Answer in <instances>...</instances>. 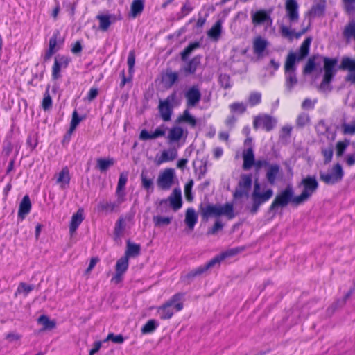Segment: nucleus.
Masks as SVG:
<instances>
[{
    "instance_id": "nucleus-31",
    "label": "nucleus",
    "mask_w": 355,
    "mask_h": 355,
    "mask_svg": "<svg viewBox=\"0 0 355 355\" xmlns=\"http://www.w3.org/2000/svg\"><path fill=\"white\" fill-rule=\"evenodd\" d=\"M199 64L200 59L198 58H194L182 68L181 71L184 72L185 74H192L196 71Z\"/></svg>"
},
{
    "instance_id": "nucleus-10",
    "label": "nucleus",
    "mask_w": 355,
    "mask_h": 355,
    "mask_svg": "<svg viewBox=\"0 0 355 355\" xmlns=\"http://www.w3.org/2000/svg\"><path fill=\"white\" fill-rule=\"evenodd\" d=\"M294 192L292 187L288 186L277 195L270 207L275 209L278 207H285L289 202L293 203Z\"/></svg>"
},
{
    "instance_id": "nucleus-32",
    "label": "nucleus",
    "mask_w": 355,
    "mask_h": 355,
    "mask_svg": "<svg viewBox=\"0 0 355 355\" xmlns=\"http://www.w3.org/2000/svg\"><path fill=\"white\" fill-rule=\"evenodd\" d=\"M222 32V21L218 20L215 24L208 31V36L214 40H218Z\"/></svg>"
},
{
    "instance_id": "nucleus-25",
    "label": "nucleus",
    "mask_w": 355,
    "mask_h": 355,
    "mask_svg": "<svg viewBox=\"0 0 355 355\" xmlns=\"http://www.w3.org/2000/svg\"><path fill=\"white\" fill-rule=\"evenodd\" d=\"M128 181V175L121 173L119 176L117 188L116 191V197L119 198V202H123L125 200V186Z\"/></svg>"
},
{
    "instance_id": "nucleus-50",
    "label": "nucleus",
    "mask_w": 355,
    "mask_h": 355,
    "mask_svg": "<svg viewBox=\"0 0 355 355\" xmlns=\"http://www.w3.org/2000/svg\"><path fill=\"white\" fill-rule=\"evenodd\" d=\"M81 119L78 116V112L74 111L73 112L72 119L70 124V128L69 132L71 134L76 128L79 123L80 122Z\"/></svg>"
},
{
    "instance_id": "nucleus-11",
    "label": "nucleus",
    "mask_w": 355,
    "mask_h": 355,
    "mask_svg": "<svg viewBox=\"0 0 355 355\" xmlns=\"http://www.w3.org/2000/svg\"><path fill=\"white\" fill-rule=\"evenodd\" d=\"M188 132L183 128L175 125L168 129L166 139L169 144H177V147L180 146V141L182 139L185 141L187 137Z\"/></svg>"
},
{
    "instance_id": "nucleus-15",
    "label": "nucleus",
    "mask_w": 355,
    "mask_h": 355,
    "mask_svg": "<svg viewBox=\"0 0 355 355\" xmlns=\"http://www.w3.org/2000/svg\"><path fill=\"white\" fill-rule=\"evenodd\" d=\"M337 62L338 61L336 59H331L327 58L324 59V76L322 85L328 84L331 80L336 71V67Z\"/></svg>"
},
{
    "instance_id": "nucleus-41",
    "label": "nucleus",
    "mask_w": 355,
    "mask_h": 355,
    "mask_svg": "<svg viewBox=\"0 0 355 355\" xmlns=\"http://www.w3.org/2000/svg\"><path fill=\"white\" fill-rule=\"evenodd\" d=\"M230 112L232 114H241L246 110V105L242 102H235L229 105Z\"/></svg>"
},
{
    "instance_id": "nucleus-58",
    "label": "nucleus",
    "mask_w": 355,
    "mask_h": 355,
    "mask_svg": "<svg viewBox=\"0 0 355 355\" xmlns=\"http://www.w3.org/2000/svg\"><path fill=\"white\" fill-rule=\"evenodd\" d=\"M135 62V56L133 51H130L128 54L127 63L129 67V72L131 73L133 72V68Z\"/></svg>"
},
{
    "instance_id": "nucleus-63",
    "label": "nucleus",
    "mask_w": 355,
    "mask_h": 355,
    "mask_svg": "<svg viewBox=\"0 0 355 355\" xmlns=\"http://www.w3.org/2000/svg\"><path fill=\"white\" fill-rule=\"evenodd\" d=\"M69 61V59L64 56L55 58V62H57L62 69L67 67Z\"/></svg>"
},
{
    "instance_id": "nucleus-42",
    "label": "nucleus",
    "mask_w": 355,
    "mask_h": 355,
    "mask_svg": "<svg viewBox=\"0 0 355 355\" xmlns=\"http://www.w3.org/2000/svg\"><path fill=\"white\" fill-rule=\"evenodd\" d=\"M334 146L329 144L327 146L323 147L321 150L322 156L324 157V164L329 163L333 157Z\"/></svg>"
},
{
    "instance_id": "nucleus-57",
    "label": "nucleus",
    "mask_w": 355,
    "mask_h": 355,
    "mask_svg": "<svg viewBox=\"0 0 355 355\" xmlns=\"http://www.w3.org/2000/svg\"><path fill=\"white\" fill-rule=\"evenodd\" d=\"M198 46V44L197 43L189 45L182 53V60H185L190 55V53Z\"/></svg>"
},
{
    "instance_id": "nucleus-1",
    "label": "nucleus",
    "mask_w": 355,
    "mask_h": 355,
    "mask_svg": "<svg viewBox=\"0 0 355 355\" xmlns=\"http://www.w3.org/2000/svg\"><path fill=\"white\" fill-rule=\"evenodd\" d=\"M183 295L178 293L157 307V315L163 320L171 319L175 313L183 309Z\"/></svg>"
},
{
    "instance_id": "nucleus-54",
    "label": "nucleus",
    "mask_w": 355,
    "mask_h": 355,
    "mask_svg": "<svg viewBox=\"0 0 355 355\" xmlns=\"http://www.w3.org/2000/svg\"><path fill=\"white\" fill-rule=\"evenodd\" d=\"M344 35L347 37H353L355 39V22L350 23L345 29Z\"/></svg>"
},
{
    "instance_id": "nucleus-35",
    "label": "nucleus",
    "mask_w": 355,
    "mask_h": 355,
    "mask_svg": "<svg viewBox=\"0 0 355 355\" xmlns=\"http://www.w3.org/2000/svg\"><path fill=\"white\" fill-rule=\"evenodd\" d=\"M114 161L112 158L104 159L99 158L97 159V168L101 171H106L110 167L113 166Z\"/></svg>"
},
{
    "instance_id": "nucleus-62",
    "label": "nucleus",
    "mask_w": 355,
    "mask_h": 355,
    "mask_svg": "<svg viewBox=\"0 0 355 355\" xmlns=\"http://www.w3.org/2000/svg\"><path fill=\"white\" fill-rule=\"evenodd\" d=\"M31 209V203L28 196H24V216L28 214Z\"/></svg>"
},
{
    "instance_id": "nucleus-48",
    "label": "nucleus",
    "mask_w": 355,
    "mask_h": 355,
    "mask_svg": "<svg viewBox=\"0 0 355 355\" xmlns=\"http://www.w3.org/2000/svg\"><path fill=\"white\" fill-rule=\"evenodd\" d=\"M125 228V223L123 218H120L116 223L114 228V234L116 237L120 238L123 236Z\"/></svg>"
},
{
    "instance_id": "nucleus-37",
    "label": "nucleus",
    "mask_w": 355,
    "mask_h": 355,
    "mask_svg": "<svg viewBox=\"0 0 355 355\" xmlns=\"http://www.w3.org/2000/svg\"><path fill=\"white\" fill-rule=\"evenodd\" d=\"M178 80V73L172 71H167L163 77V81L168 87H171Z\"/></svg>"
},
{
    "instance_id": "nucleus-56",
    "label": "nucleus",
    "mask_w": 355,
    "mask_h": 355,
    "mask_svg": "<svg viewBox=\"0 0 355 355\" xmlns=\"http://www.w3.org/2000/svg\"><path fill=\"white\" fill-rule=\"evenodd\" d=\"M108 340H112L115 343H122L124 341V338L121 335H114V334L110 333L108 334L106 339H105L104 342Z\"/></svg>"
},
{
    "instance_id": "nucleus-8",
    "label": "nucleus",
    "mask_w": 355,
    "mask_h": 355,
    "mask_svg": "<svg viewBox=\"0 0 355 355\" xmlns=\"http://www.w3.org/2000/svg\"><path fill=\"white\" fill-rule=\"evenodd\" d=\"M277 120L266 114L255 116L253 119V128L255 130L262 129L267 132L272 130L277 125Z\"/></svg>"
},
{
    "instance_id": "nucleus-4",
    "label": "nucleus",
    "mask_w": 355,
    "mask_h": 355,
    "mask_svg": "<svg viewBox=\"0 0 355 355\" xmlns=\"http://www.w3.org/2000/svg\"><path fill=\"white\" fill-rule=\"evenodd\" d=\"M203 214L206 217L218 218L224 216L232 219L234 217V206L229 202L224 205H209L204 209Z\"/></svg>"
},
{
    "instance_id": "nucleus-21",
    "label": "nucleus",
    "mask_w": 355,
    "mask_h": 355,
    "mask_svg": "<svg viewBox=\"0 0 355 355\" xmlns=\"http://www.w3.org/2000/svg\"><path fill=\"white\" fill-rule=\"evenodd\" d=\"M178 147H171L162 151L159 156L156 157V164L160 165L163 163L173 162L178 157Z\"/></svg>"
},
{
    "instance_id": "nucleus-44",
    "label": "nucleus",
    "mask_w": 355,
    "mask_h": 355,
    "mask_svg": "<svg viewBox=\"0 0 355 355\" xmlns=\"http://www.w3.org/2000/svg\"><path fill=\"white\" fill-rule=\"evenodd\" d=\"M261 94L259 92H252L250 94L248 98V103L254 107L259 104L261 101Z\"/></svg>"
},
{
    "instance_id": "nucleus-61",
    "label": "nucleus",
    "mask_w": 355,
    "mask_h": 355,
    "mask_svg": "<svg viewBox=\"0 0 355 355\" xmlns=\"http://www.w3.org/2000/svg\"><path fill=\"white\" fill-rule=\"evenodd\" d=\"M315 67V64L314 62V60L309 59L304 67V73H310L313 71Z\"/></svg>"
},
{
    "instance_id": "nucleus-28",
    "label": "nucleus",
    "mask_w": 355,
    "mask_h": 355,
    "mask_svg": "<svg viewBox=\"0 0 355 355\" xmlns=\"http://www.w3.org/2000/svg\"><path fill=\"white\" fill-rule=\"evenodd\" d=\"M243 168L245 170L251 168L255 162L254 155L251 147L248 148L243 152Z\"/></svg>"
},
{
    "instance_id": "nucleus-26",
    "label": "nucleus",
    "mask_w": 355,
    "mask_h": 355,
    "mask_svg": "<svg viewBox=\"0 0 355 355\" xmlns=\"http://www.w3.org/2000/svg\"><path fill=\"white\" fill-rule=\"evenodd\" d=\"M96 19L99 21V29L103 31H107L110 25L114 23L116 18L113 15L100 14L96 16Z\"/></svg>"
},
{
    "instance_id": "nucleus-2",
    "label": "nucleus",
    "mask_w": 355,
    "mask_h": 355,
    "mask_svg": "<svg viewBox=\"0 0 355 355\" xmlns=\"http://www.w3.org/2000/svg\"><path fill=\"white\" fill-rule=\"evenodd\" d=\"M299 187H302V191L293 199V204L295 205H300L308 201L318 189V182L315 177L307 176L302 180Z\"/></svg>"
},
{
    "instance_id": "nucleus-23",
    "label": "nucleus",
    "mask_w": 355,
    "mask_h": 355,
    "mask_svg": "<svg viewBox=\"0 0 355 355\" xmlns=\"http://www.w3.org/2000/svg\"><path fill=\"white\" fill-rule=\"evenodd\" d=\"M266 177L270 184H274L276 180L282 178V177L279 166L275 164L267 165V168L266 169Z\"/></svg>"
},
{
    "instance_id": "nucleus-17",
    "label": "nucleus",
    "mask_w": 355,
    "mask_h": 355,
    "mask_svg": "<svg viewBox=\"0 0 355 355\" xmlns=\"http://www.w3.org/2000/svg\"><path fill=\"white\" fill-rule=\"evenodd\" d=\"M341 69L347 70L346 80L355 84V60L349 58H343L340 67Z\"/></svg>"
},
{
    "instance_id": "nucleus-5",
    "label": "nucleus",
    "mask_w": 355,
    "mask_h": 355,
    "mask_svg": "<svg viewBox=\"0 0 355 355\" xmlns=\"http://www.w3.org/2000/svg\"><path fill=\"white\" fill-rule=\"evenodd\" d=\"M273 195V191L271 189H263L261 191L260 184L256 181L254 184V189L252 193V200L253 201L252 211L255 212L258 207L265 202L268 201Z\"/></svg>"
},
{
    "instance_id": "nucleus-3",
    "label": "nucleus",
    "mask_w": 355,
    "mask_h": 355,
    "mask_svg": "<svg viewBox=\"0 0 355 355\" xmlns=\"http://www.w3.org/2000/svg\"><path fill=\"white\" fill-rule=\"evenodd\" d=\"M311 42V39L308 37L302 44L299 51L288 53L284 64L285 73L295 72L297 63L308 55Z\"/></svg>"
},
{
    "instance_id": "nucleus-20",
    "label": "nucleus",
    "mask_w": 355,
    "mask_h": 355,
    "mask_svg": "<svg viewBox=\"0 0 355 355\" xmlns=\"http://www.w3.org/2000/svg\"><path fill=\"white\" fill-rule=\"evenodd\" d=\"M233 254V253L232 252H223L216 257H215L214 258H213L212 259H211L207 263H206L205 265L204 266H202L200 267H199L196 271L195 272L193 273V275H200V274H202L204 272L207 271V270H209V268H213L216 265H218L220 264V263L224 260L226 257L230 256Z\"/></svg>"
},
{
    "instance_id": "nucleus-12",
    "label": "nucleus",
    "mask_w": 355,
    "mask_h": 355,
    "mask_svg": "<svg viewBox=\"0 0 355 355\" xmlns=\"http://www.w3.org/2000/svg\"><path fill=\"white\" fill-rule=\"evenodd\" d=\"M176 99L175 93L168 96L164 101H161L159 105V110L162 119L168 121L171 119V104L174 103Z\"/></svg>"
},
{
    "instance_id": "nucleus-24",
    "label": "nucleus",
    "mask_w": 355,
    "mask_h": 355,
    "mask_svg": "<svg viewBox=\"0 0 355 355\" xmlns=\"http://www.w3.org/2000/svg\"><path fill=\"white\" fill-rule=\"evenodd\" d=\"M55 182L62 189L68 187L70 182L69 170L67 167L63 168L58 173L55 175Z\"/></svg>"
},
{
    "instance_id": "nucleus-9",
    "label": "nucleus",
    "mask_w": 355,
    "mask_h": 355,
    "mask_svg": "<svg viewBox=\"0 0 355 355\" xmlns=\"http://www.w3.org/2000/svg\"><path fill=\"white\" fill-rule=\"evenodd\" d=\"M252 187L251 175L243 174L241 175L238 186L234 193V198H248Z\"/></svg>"
},
{
    "instance_id": "nucleus-46",
    "label": "nucleus",
    "mask_w": 355,
    "mask_h": 355,
    "mask_svg": "<svg viewBox=\"0 0 355 355\" xmlns=\"http://www.w3.org/2000/svg\"><path fill=\"white\" fill-rule=\"evenodd\" d=\"M286 76V86L291 90L293 87L296 85L297 80L295 76V72L285 73Z\"/></svg>"
},
{
    "instance_id": "nucleus-51",
    "label": "nucleus",
    "mask_w": 355,
    "mask_h": 355,
    "mask_svg": "<svg viewBox=\"0 0 355 355\" xmlns=\"http://www.w3.org/2000/svg\"><path fill=\"white\" fill-rule=\"evenodd\" d=\"M310 119L308 114L302 113L300 114L297 119V125L300 127H303L309 123Z\"/></svg>"
},
{
    "instance_id": "nucleus-60",
    "label": "nucleus",
    "mask_w": 355,
    "mask_h": 355,
    "mask_svg": "<svg viewBox=\"0 0 355 355\" xmlns=\"http://www.w3.org/2000/svg\"><path fill=\"white\" fill-rule=\"evenodd\" d=\"M139 139L141 140H149L155 139L153 132H149L146 130H142L139 135Z\"/></svg>"
},
{
    "instance_id": "nucleus-13",
    "label": "nucleus",
    "mask_w": 355,
    "mask_h": 355,
    "mask_svg": "<svg viewBox=\"0 0 355 355\" xmlns=\"http://www.w3.org/2000/svg\"><path fill=\"white\" fill-rule=\"evenodd\" d=\"M169 202L170 206L172 209L176 211L182 207V192L180 189H175L168 198V199H164L160 201V206L164 204H167Z\"/></svg>"
},
{
    "instance_id": "nucleus-55",
    "label": "nucleus",
    "mask_w": 355,
    "mask_h": 355,
    "mask_svg": "<svg viewBox=\"0 0 355 355\" xmlns=\"http://www.w3.org/2000/svg\"><path fill=\"white\" fill-rule=\"evenodd\" d=\"M342 128L345 135H354L355 134V122L349 124H343Z\"/></svg>"
},
{
    "instance_id": "nucleus-40",
    "label": "nucleus",
    "mask_w": 355,
    "mask_h": 355,
    "mask_svg": "<svg viewBox=\"0 0 355 355\" xmlns=\"http://www.w3.org/2000/svg\"><path fill=\"white\" fill-rule=\"evenodd\" d=\"M178 120L180 122L187 123L192 127H194L196 125V120L195 117L190 114L189 108L184 111L183 114L179 117Z\"/></svg>"
},
{
    "instance_id": "nucleus-33",
    "label": "nucleus",
    "mask_w": 355,
    "mask_h": 355,
    "mask_svg": "<svg viewBox=\"0 0 355 355\" xmlns=\"http://www.w3.org/2000/svg\"><path fill=\"white\" fill-rule=\"evenodd\" d=\"M326 2L324 0H319L311 8L309 15L311 17H317L322 15L325 8Z\"/></svg>"
},
{
    "instance_id": "nucleus-49",
    "label": "nucleus",
    "mask_w": 355,
    "mask_h": 355,
    "mask_svg": "<svg viewBox=\"0 0 355 355\" xmlns=\"http://www.w3.org/2000/svg\"><path fill=\"white\" fill-rule=\"evenodd\" d=\"M157 325L158 324L155 320H150L142 327L141 332L143 334L151 333L156 329Z\"/></svg>"
},
{
    "instance_id": "nucleus-16",
    "label": "nucleus",
    "mask_w": 355,
    "mask_h": 355,
    "mask_svg": "<svg viewBox=\"0 0 355 355\" xmlns=\"http://www.w3.org/2000/svg\"><path fill=\"white\" fill-rule=\"evenodd\" d=\"M251 17L252 24L255 26L261 24H266L267 26H270L272 23L270 12L264 10H259L255 12H252Z\"/></svg>"
},
{
    "instance_id": "nucleus-43",
    "label": "nucleus",
    "mask_w": 355,
    "mask_h": 355,
    "mask_svg": "<svg viewBox=\"0 0 355 355\" xmlns=\"http://www.w3.org/2000/svg\"><path fill=\"white\" fill-rule=\"evenodd\" d=\"M140 246L135 243H132L130 242H128L127 243V250L125 252V255L124 257H135L139 254Z\"/></svg>"
},
{
    "instance_id": "nucleus-53",
    "label": "nucleus",
    "mask_w": 355,
    "mask_h": 355,
    "mask_svg": "<svg viewBox=\"0 0 355 355\" xmlns=\"http://www.w3.org/2000/svg\"><path fill=\"white\" fill-rule=\"evenodd\" d=\"M193 185V180H190L184 187V194L186 199L191 202L193 200V196L191 193V189Z\"/></svg>"
},
{
    "instance_id": "nucleus-38",
    "label": "nucleus",
    "mask_w": 355,
    "mask_h": 355,
    "mask_svg": "<svg viewBox=\"0 0 355 355\" xmlns=\"http://www.w3.org/2000/svg\"><path fill=\"white\" fill-rule=\"evenodd\" d=\"M37 322L40 325L42 326L44 330L52 329L55 327V321L51 320L46 315H41L38 318Z\"/></svg>"
},
{
    "instance_id": "nucleus-27",
    "label": "nucleus",
    "mask_w": 355,
    "mask_h": 355,
    "mask_svg": "<svg viewBox=\"0 0 355 355\" xmlns=\"http://www.w3.org/2000/svg\"><path fill=\"white\" fill-rule=\"evenodd\" d=\"M84 219L83 210L79 209L76 213L73 214L69 225V232L72 236L78 229V226L81 224Z\"/></svg>"
},
{
    "instance_id": "nucleus-36",
    "label": "nucleus",
    "mask_w": 355,
    "mask_h": 355,
    "mask_svg": "<svg viewBox=\"0 0 355 355\" xmlns=\"http://www.w3.org/2000/svg\"><path fill=\"white\" fill-rule=\"evenodd\" d=\"M280 31H281L282 36H284L285 37H288L291 40L293 39V37H295L296 38H299L305 32L304 31H303L302 32L295 33L290 28H288L286 26H284V25L281 26Z\"/></svg>"
},
{
    "instance_id": "nucleus-30",
    "label": "nucleus",
    "mask_w": 355,
    "mask_h": 355,
    "mask_svg": "<svg viewBox=\"0 0 355 355\" xmlns=\"http://www.w3.org/2000/svg\"><path fill=\"white\" fill-rule=\"evenodd\" d=\"M197 215L196 211L192 208H189L186 212L185 223L189 229L193 230L196 223H197Z\"/></svg>"
},
{
    "instance_id": "nucleus-6",
    "label": "nucleus",
    "mask_w": 355,
    "mask_h": 355,
    "mask_svg": "<svg viewBox=\"0 0 355 355\" xmlns=\"http://www.w3.org/2000/svg\"><path fill=\"white\" fill-rule=\"evenodd\" d=\"M344 172L340 164H336L327 173L320 172V178L327 184H334L340 182L343 178Z\"/></svg>"
},
{
    "instance_id": "nucleus-14",
    "label": "nucleus",
    "mask_w": 355,
    "mask_h": 355,
    "mask_svg": "<svg viewBox=\"0 0 355 355\" xmlns=\"http://www.w3.org/2000/svg\"><path fill=\"white\" fill-rule=\"evenodd\" d=\"M187 108L196 107L201 99V93L196 86H193L184 92Z\"/></svg>"
},
{
    "instance_id": "nucleus-64",
    "label": "nucleus",
    "mask_w": 355,
    "mask_h": 355,
    "mask_svg": "<svg viewBox=\"0 0 355 355\" xmlns=\"http://www.w3.org/2000/svg\"><path fill=\"white\" fill-rule=\"evenodd\" d=\"M346 9L349 12H355V0H343Z\"/></svg>"
},
{
    "instance_id": "nucleus-45",
    "label": "nucleus",
    "mask_w": 355,
    "mask_h": 355,
    "mask_svg": "<svg viewBox=\"0 0 355 355\" xmlns=\"http://www.w3.org/2000/svg\"><path fill=\"white\" fill-rule=\"evenodd\" d=\"M153 220L155 226L161 227L169 225L172 220V218L161 216H155L153 218Z\"/></svg>"
},
{
    "instance_id": "nucleus-29",
    "label": "nucleus",
    "mask_w": 355,
    "mask_h": 355,
    "mask_svg": "<svg viewBox=\"0 0 355 355\" xmlns=\"http://www.w3.org/2000/svg\"><path fill=\"white\" fill-rule=\"evenodd\" d=\"M123 202H119V198H116V201H101L98 205V209L104 212H113L121 205Z\"/></svg>"
},
{
    "instance_id": "nucleus-39",
    "label": "nucleus",
    "mask_w": 355,
    "mask_h": 355,
    "mask_svg": "<svg viewBox=\"0 0 355 355\" xmlns=\"http://www.w3.org/2000/svg\"><path fill=\"white\" fill-rule=\"evenodd\" d=\"M58 33L53 34L49 41V49L46 54L47 58H50L58 49L57 47V40Z\"/></svg>"
},
{
    "instance_id": "nucleus-19",
    "label": "nucleus",
    "mask_w": 355,
    "mask_h": 355,
    "mask_svg": "<svg viewBox=\"0 0 355 355\" xmlns=\"http://www.w3.org/2000/svg\"><path fill=\"white\" fill-rule=\"evenodd\" d=\"M128 268V258L123 257L119 259L116 264V274L112 279V282L119 284L122 280L123 275L126 272Z\"/></svg>"
},
{
    "instance_id": "nucleus-18",
    "label": "nucleus",
    "mask_w": 355,
    "mask_h": 355,
    "mask_svg": "<svg viewBox=\"0 0 355 355\" xmlns=\"http://www.w3.org/2000/svg\"><path fill=\"white\" fill-rule=\"evenodd\" d=\"M269 46V42L261 36L254 37L252 42L253 53L259 58H262L265 55V51Z\"/></svg>"
},
{
    "instance_id": "nucleus-7",
    "label": "nucleus",
    "mask_w": 355,
    "mask_h": 355,
    "mask_svg": "<svg viewBox=\"0 0 355 355\" xmlns=\"http://www.w3.org/2000/svg\"><path fill=\"white\" fill-rule=\"evenodd\" d=\"M175 178V171L173 168H165L161 171L158 175L157 187L162 190H169L174 184Z\"/></svg>"
},
{
    "instance_id": "nucleus-34",
    "label": "nucleus",
    "mask_w": 355,
    "mask_h": 355,
    "mask_svg": "<svg viewBox=\"0 0 355 355\" xmlns=\"http://www.w3.org/2000/svg\"><path fill=\"white\" fill-rule=\"evenodd\" d=\"M144 8V2L143 0H134L131 4V15L133 17H136L141 14Z\"/></svg>"
},
{
    "instance_id": "nucleus-22",
    "label": "nucleus",
    "mask_w": 355,
    "mask_h": 355,
    "mask_svg": "<svg viewBox=\"0 0 355 355\" xmlns=\"http://www.w3.org/2000/svg\"><path fill=\"white\" fill-rule=\"evenodd\" d=\"M299 6L295 0H287L286 1V16L291 24L295 23L299 19Z\"/></svg>"
},
{
    "instance_id": "nucleus-59",
    "label": "nucleus",
    "mask_w": 355,
    "mask_h": 355,
    "mask_svg": "<svg viewBox=\"0 0 355 355\" xmlns=\"http://www.w3.org/2000/svg\"><path fill=\"white\" fill-rule=\"evenodd\" d=\"M219 81L222 87L224 88H230L232 86L229 76L221 75L219 78Z\"/></svg>"
},
{
    "instance_id": "nucleus-52",
    "label": "nucleus",
    "mask_w": 355,
    "mask_h": 355,
    "mask_svg": "<svg viewBox=\"0 0 355 355\" xmlns=\"http://www.w3.org/2000/svg\"><path fill=\"white\" fill-rule=\"evenodd\" d=\"M141 184L145 189H150L153 188V180L147 176L146 174L142 173L141 175Z\"/></svg>"
},
{
    "instance_id": "nucleus-47",
    "label": "nucleus",
    "mask_w": 355,
    "mask_h": 355,
    "mask_svg": "<svg viewBox=\"0 0 355 355\" xmlns=\"http://www.w3.org/2000/svg\"><path fill=\"white\" fill-rule=\"evenodd\" d=\"M349 145V140L345 139L344 141H338L336 145V155L341 157Z\"/></svg>"
}]
</instances>
